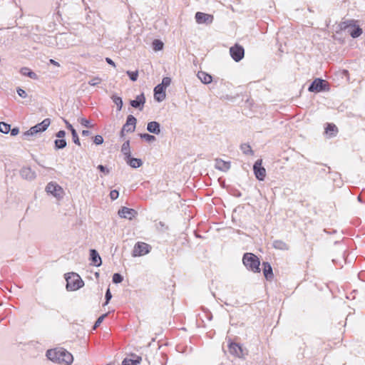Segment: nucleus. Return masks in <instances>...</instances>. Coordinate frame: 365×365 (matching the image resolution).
<instances>
[{
	"label": "nucleus",
	"mask_w": 365,
	"mask_h": 365,
	"mask_svg": "<svg viewBox=\"0 0 365 365\" xmlns=\"http://www.w3.org/2000/svg\"><path fill=\"white\" fill-rule=\"evenodd\" d=\"M65 279L66 280V289L68 291H76L84 286L83 279L75 272L66 274Z\"/></svg>",
	"instance_id": "nucleus-1"
},
{
	"label": "nucleus",
	"mask_w": 365,
	"mask_h": 365,
	"mask_svg": "<svg viewBox=\"0 0 365 365\" xmlns=\"http://www.w3.org/2000/svg\"><path fill=\"white\" fill-rule=\"evenodd\" d=\"M242 262L248 270L255 273L260 272V261L255 255L250 252L244 254Z\"/></svg>",
	"instance_id": "nucleus-2"
},
{
	"label": "nucleus",
	"mask_w": 365,
	"mask_h": 365,
	"mask_svg": "<svg viewBox=\"0 0 365 365\" xmlns=\"http://www.w3.org/2000/svg\"><path fill=\"white\" fill-rule=\"evenodd\" d=\"M339 26L341 30H348L350 36L354 38L360 36L363 32L359 26L356 25V21L354 19L342 21Z\"/></svg>",
	"instance_id": "nucleus-3"
},
{
	"label": "nucleus",
	"mask_w": 365,
	"mask_h": 365,
	"mask_svg": "<svg viewBox=\"0 0 365 365\" xmlns=\"http://www.w3.org/2000/svg\"><path fill=\"white\" fill-rule=\"evenodd\" d=\"M330 90L329 83L322 78H315L308 88L309 92L320 93L329 91Z\"/></svg>",
	"instance_id": "nucleus-4"
},
{
	"label": "nucleus",
	"mask_w": 365,
	"mask_h": 365,
	"mask_svg": "<svg viewBox=\"0 0 365 365\" xmlns=\"http://www.w3.org/2000/svg\"><path fill=\"white\" fill-rule=\"evenodd\" d=\"M45 190L48 194L53 195L58 200L63 199L65 194L63 189L56 182H48Z\"/></svg>",
	"instance_id": "nucleus-5"
},
{
	"label": "nucleus",
	"mask_w": 365,
	"mask_h": 365,
	"mask_svg": "<svg viewBox=\"0 0 365 365\" xmlns=\"http://www.w3.org/2000/svg\"><path fill=\"white\" fill-rule=\"evenodd\" d=\"M51 123L49 118H45L41 123H37L34 126L31 127L29 130H26L24 135L25 137L32 136L35 134L45 131Z\"/></svg>",
	"instance_id": "nucleus-6"
},
{
	"label": "nucleus",
	"mask_w": 365,
	"mask_h": 365,
	"mask_svg": "<svg viewBox=\"0 0 365 365\" xmlns=\"http://www.w3.org/2000/svg\"><path fill=\"white\" fill-rule=\"evenodd\" d=\"M136 121L137 120L133 115H129L127 117L125 123L123 125L120 130V137H123L125 135V133L133 132L135 128Z\"/></svg>",
	"instance_id": "nucleus-7"
},
{
	"label": "nucleus",
	"mask_w": 365,
	"mask_h": 365,
	"mask_svg": "<svg viewBox=\"0 0 365 365\" xmlns=\"http://www.w3.org/2000/svg\"><path fill=\"white\" fill-rule=\"evenodd\" d=\"M151 250V247L150 245L143 242H138L133 250V255L136 256H143L150 252Z\"/></svg>",
	"instance_id": "nucleus-8"
},
{
	"label": "nucleus",
	"mask_w": 365,
	"mask_h": 365,
	"mask_svg": "<svg viewBox=\"0 0 365 365\" xmlns=\"http://www.w3.org/2000/svg\"><path fill=\"white\" fill-rule=\"evenodd\" d=\"M253 171L255 178L259 180L263 181L266 177V170L262 166V160L258 159L253 165Z\"/></svg>",
	"instance_id": "nucleus-9"
},
{
	"label": "nucleus",
	"mask_w": 365,
	"mask_h": 365,
	"mask_svg": "<svg viewBox=\"0 0 365 365\" xmlns=\"http://www.w3.org/2000/svg\"><path fill=\"white\" fill-rule=\"evenodd\" d=\"M230 53L235 61L239 62L244 58L245 49L242 46L235 44L230 48Z\"/></svg>",
	"instance_id": "nucleus-10"
},
{
	"label": "nucleus",
	"mask_w": 365,
	"mask_h": 365,
	"mask_svg": "<svg viewBox=\"0 0 365 365\" xmlns=\"http://www.w3.org/2000/svg\"><path fill=\"white\" fill-rule=\"evenodd\" d=\"M195 19L196 22L199 24H205L209 25L212 23L214 16L212 14L197 11L195 14Z\"/></svg>",
	"instance_id": "nucleus-11"
},
{
	"label": "nucleus",
	"mask_w": 365,
	"mask_h": 365,
	"mask_svg": "<svg viewBox=\"0 0 365 365\" xmlns=\"http://www.w3.org/2000/svg\"><path fill=\"white\" fill-rule=\"evenodd\" d=\"M118 215L122 218H125L128 220H132L138 215V212L132 208H128L126 207H122L118 210Z\"/></svg>",
	"instance_id": "nucleus-12"
},
{
	"label": "nucleus",
	"mask_w": 365,
	"mask_h": 365,
	"mask_svg": "<svg viewBox=\"0 0 365 365\" xmlns=\"http://www.w3.org/2000/svg\"><path fill=\"white\" fill-rule=\"evenodd\" d=\"M145 103V98L144 93H141L138 95L134 100H131L130 101V105L139 110H143L144 104Z\"/></svg>",
	"instance_id": "nucleus-13"
},
{
	"label": "nucleus",
	"mask_w": 365,
	"mask_h": 365,
	"mask_svg": "<svg viewBox=\"0 0 365 365\" xmlns=\"http://www.w3.org/2000/svg\"><path fill=\"white\" fill-rule=\"evenodd\" d=\"M215 168L218 170L226 173L230 169L231 163L230 161L223 160L221 158H215Z\"/></svg>",
	"instance_id": "nucleus-14"
},
{
	"label": "nucleus",
	"mask_w": 365,
	"mask_h": 365,
	"mask_svg": "<svg viewBox=\"0 0 365 365\" xmlns=\"http://www.w3.org/2000/svg\"><path fill=\"white\" fill-rule=\"evenodd\" d=\"M165 90L166 88L160 84L154 88V98L156 101L161 102L165 98Z\"/></svg>",
	"instance_id": "nucleus-15"
},
{
	"label": "nucleus",
	"mask_w": 365,
	"mask_h": 365,
	"mask_svg": "<svg viewBox=\"0 0 365 365\" xmlns=\"http://www.w3.org/2000/svg\"><path fill=\"white\" fill-rule=\"evenodd\" d=\"M62 349H49L46 351V356L49 360L53 362L61 363L60 353Z\"/></svg>",
	"instance_id": "nucleus-16"
},
{
	"label": "nucleus",
	"mask_w": 365,
	"mask_h": 365,
	"mask_svg": "<svg viewBox=\"0 0 365 365\" xmlns=\"http://www.w3.org/2000/svg\"><path fill=\"white\" fill-rule=\"evenodd\" d=\"M20 175L22 178L28 180H32L36 178V173L30 167H23L20 170Z\"/></svg>",
	"instance_id": "nucleus-17"
},
{
	"label": "nucleus",
	"mask_w": 365,
	"mask_h": 365,
	"mask_svg": "<svg viewBox=\"0 0 365 365\" xmlns=\"http://www.w3.org/2000/svg\"><path fill=\"white\" fill-rule=\"evenodd\" d=\"M90 259L91 264L96 267H99L102 264V260L98 252L94 249L90 250Z\"/></svg>",
	"instance_id": "nucleus-18"
},
{
	"label": "nucleus",
	"mask_w": 365,
	"mask_h": 365,
	"mask_svg": "<svg viewBox=\"0 0 365 365\" xmlns=\"http://www.w3.org/2000/svg\"><path fill=\"white\" fill-rule=\"evenodd\" d=\"M263 274L267 280H271L273 279L274 274L272 272V267L270 264L267 262H262Z\"/></svg>",
	"instance_id": "nucleus-19"
},
{
	"label": "nucleus",
	"mask_w": 365,
	"mask_h": 365,
	"mask_svg": "<svg viewBox=\"0 0 365 365\" xmlns=\"http://www.w3.org/2000/svg\"><path fill=\"white\" fill-rule=\"evenodd\" d=\"M61 362H63L66 364H71L73 361V355L66 349H63L60 353Z\"/></svg>",
	"instance_id": "nucleus-20"
},
{
	"label": "nucleus",
	"mask_w": 365,
	"mask_h": 365,
	"mask_svg": "<svg viewBox=\"0 0 365 365\" xmlns=\"http://www.w3.org/2000/svg\"><path fill=\"white\" fill-rule=\"evenodd\" d=\"M147 130L150 133L159 135L160 133V125L157 121H151L148 123Z\"/></svg>",
	"instance_id": "nucleus-21"
},
{
	"label": "nucleus",
	"mask_w": 365,
	"mask_h": 365,
	"mask_svg": "<svg viewBox=\"0 0 365 365\" xmlns=\"http://www.w3.org/2000/svg\"><path fill=\"white\" fill-rule=\"evenodd\" d=\"M127 164H128L131 168H140L143 165V161L140 158H135L131 157L130 155L127 158L125 159Z\"/></svg>",
	"instance_id": "nucleus-22"
},
{
	"label": "nucleus",
	"mask_w": 365,
	"mask_h": 365,
	"mask_svg": "<svg viewBox=\"0 0 365 365\" xmlns=\"http://www.w3.org/2000/svg\"><path fill=\"white\" fill-rule=\"evenodd\" d=\"M197 78L200 80V81L204 84L210 83L212 81V77L211 75L207 73L205 71H198Z\"/></svg>",
	"instance_id": "nucleus-23"
},
{
	"label": "nucleus",
	"mask_w": 365,
	"mask_h": 365,
	"mask_svg": "<svg viewBox=\"0 0 365 365\" xmlns=\"http://www.w3.org/2000/svg\"><path fill=\"white\" fill-rule=\"evenodd\" d=\"M338 133V128L334 123H327L325 127V133L330 136H335Z\"/></svg>",
	"instance_id": "nucleus-24"
},
{
	"label": "nucleus",
	"mask_w": 365,
	"mask_h": 365,
	"mask_svg": "<svg viewBox=\"0 0 365 365\" xmlns=\"http://www.w3.org/2000/svg\"><path fill=\"white\" fill-rule=\"evenodd\" d=\"M272 246L274 248L279 250H288L289 245L281 240H275L272 242Z\"/></svg>",
	"instance_id": "nucleus-25"
},
{
	"label": "nucleus",
	"mask_w": 365,
	"mask_h": 365,
	"mask_svg": "<svg viewBox=\"0 0 365 365\" xmlns=\"http://www.w3.org/2000/svg\"><path fill=\"white\" fill-rule=\"evenodd\" d=\"M229 351L232 354H235L237 356H240L242 352L241 346L236 343H231L229 345Z\"/></svg>",
	"instance_id": "nucleus-26"
},
{
	"label": "nucleus",
	"mask_w": 365,
	"mask_h": 365,
	"mask_svg": "<svg viewBox=\"0 0 365 365\" xmlns=\"http://www.w3.org/2000/svg\"><path fill=\"white\" fill-rule=\"evenodd\" d=\"M20 73L21 75L28 76V77L31 78V79H37V78H38L37 74L35 72L31 71L27 67H22L20 70Z\"/></svg>",
	"instance_id": "nucleus-27"
},
{
	"label": "nucleus",
	"mask_w": 365,
	"mask_h": 365,
	"mask_svg": "<svg viewBox=\"0 0 365 365\" xmlns=\"http://www.w3.org/2000/svg\"><path fill=\"white\" fill-rule=\"evenodd\" d=\"M121 152L125 156V159L131 155L130 153V141L127 140L125 141L122 147H121Z\"/></svg>",
	"instance_id": "nucleus-28"
},
{
	"label": "nucleus",
	"mask_w": 365,
	"mask_h": 365,
	"mask_svg": "<svg viewBox=\"0 0 365 365\" xmlns=\"http://www.w3.org/2000/svg\"><path fill=\"white\" fill-rule=\"evenodd\" d=\"M111 99L113 102L116 105L117 110L120 111L122 109L123 107V100L122 98L120 96H118L117 95H113L111 96Z\"/></svg>",
	"instance_id": "nucleus-29"
},
{
	"label": "nucleus",
	"mask_w": 365,
	"mask_h": 365,
	"mask_svg": "<svg viewBox=\"0 0 365 365\" xmlns=\"http://www.w3.org/2000/svg\"><path fill=\"white\" fill-rule=\"evenodd\" d=\"M141 361V357L137 356V359L135 360L130 359H124L122 365H137L140 363Z\"/></svg>",
	"instance_id": "nucleus-30"
},
{
	"label": "nucleus",
	"mask_w": 365,
	"mask_h": 365,
	"mask_svg": "<svg viewBox=\"0 0 365 365\" xmlns=\"http://www.w3.org/2000/svg\"><path fill=\"white\" fill-rule=\"evenodd\" d=\"M11 130V125L5 122H0V132L7 134Z\"/></svg>",
	"instance_id": "nucleus-31"
},
{
	"label": "nucleus",
	"mask_w": 365,
	"mask_h": 365,
	"mask_svg": "<svg viewBox=\"0 0 365 365\" xmlns=\"http://www.w3.org/2000/svg\"><path fill=\"white\" fill-rule=\"evenodd\" d=\"M240 148H241V150L242 151V153L245 155H253L254 154V152H253L252 148L248 144H245V143L242 144L240 146Z\"/></svg>",
	"instance_id": "nucleus-32"
},
{
	"label": "nucleus",
	"mask_w": 365,
	"mask_h": 365,
	"mask_svg": "<svg viewBox=\"0 0 365 365\" xmlns=\"http://www.w3.org/2000/svg\"><path fill=\"white\" fill-rule=\"evenodd\" d=\"M66 146V141L65 138H56L55 140V147L57 149H62Z\"/></svg>",
	"instance_id": "nucleus-33"
},
{
	"label": "nucleus",
	"mask_w": 365,
	"mask_h": 365,
	"mask_svg": "<svg viewBox=\"0 0 365 365\" xmlns=\"http://www.w3.org/2000/svg\"><path fill=\"white\" fill-rule=\"evenodd\" d=\"M152 45H153V48L155 50V51H160L163 48V43L160 41V40H158V39H155L153 43H152Z\"/></svg>",
	"instance_id": "nucleus-34"
},
{
	"label": "nucleus",
	"mask_w": 365,
	"mask_h": 365,
	"mask_svg": "<svg viewBox=\"0 0 365 365\" xmlns=\"http://www.w3.org/2000/svg\"><path fill=\"white\" fill-rule=\"evenodd\" d=\"M126 73L129 76L130 79L132 81H137L138 77V71H127Z\"/></svg>",
	"instance_id": "nucleus-35"
},
{
	"label": "nucleus",
	"mask_w": 365,
	"mask_h": 365,
	"mask_svg": "<svg viewBox=\"0 0 365 365\" xmlns=\"http://www.w3.org/2000/svg\"><path fill=\"white\" fill-rule=\"evenodd\" d=\"M113 282L115 284H119L123 282V277L119 273H115L113 275Z\"/></svg>",
	"instance_id": "nucleus-36"
},
{
	"label": "nucleus",
	"mask_w": 365,
	"mask_h": 365,
	"mask_svg": "<svg viewBox=\"0 0 365 365\" xmlns=\"http://www.w3.org/2000/svg\"><path fill=\"white\" fill-rule=\"evenodd\" d=\"M106 316H107V314H102L101 316H100L96 321V322L93 327V329H96L98 327H99Z\"/></svg>",
	"instance_id": "nucleus-37"
},
{
	"label": "nucleus",
	"mask_w": 365,
	"mask_h": 365,
	"mask_svg": "<svg viewBox=\"0 0 365 365\" xmlns=\"http://www.w3.org/2000/svg\"><path fill=\"white\" fill-rule=\"evenodd\" d=\"M339 75L341 78H345L346 81H349V73L346 69H343L339 71Z\"/></svg>",
	"instance_id": "nucleus-38"
},
{
	"label": "nucleus",
	"mask_w": 365,
	"mask_h": 365,
	"mask_svg": "<svg viewBox=\"0 0 365 365\" xmlns=\"http://www.w3.org/2000/svg\"><path fill=\"white\" fill-rule=\"evenodd\" d=\"M101 78L99 77H94L88 81V84L92 86H97L101 83Z\"/></svg>",
	"instance_id": "nucleus-39"
},
{
	"label": "nucleus",
	"mask_w": 365,
	"mask_h": 365,
	"mask_svg": "<svg viewBox=\"0 0 365 365\" xmlns=\"http://www.w3.org/2000/svg\"><path fill=\"white\" fill-rule=\"evenodd\" d=\"M81 125L84 128H91L92 125L91 124V121L86 118H81L78 120Z\"/></svg>",
	"instance_id": "nucleus-40"
},
{
	"label": "nucleus",
	"mask_w": 365,
	"mask_h": 365,
	"mask_svg": "<svg viewBox=\"0 0 365 365\" xmlns=\"http://www.w3.org/2000/svg\"><path fill=\"white\" fill-rule=\"evenodd\" d=\"M155 226L157 230L161 232H163L168 229V226H166L165 224L161 221L156 223Z\"/></svg>",
	"instance_id": "nucleus-41"
},
{
	"label": "nucleus",
	"mask_w": 365,
	"mask_h": 365,
	"mask_svg": "<svg viewBox=\"0 0 365 365\" xmlns=\"http://www.w3.org/2000/svg\"><path fill=\"white\" fill-rule=\"evenodd\" d=\"M170 83L171 78L170 77H164L162 80V83H160V85L166 88L168 86H170Z\"/></svg>",
	"instance_id": "nucleus-42"
},
{
	"label": "nucleus",
	"mask_w": 365,
	"mask_h": 365,
	"mask_svg": "<svg viewBox=\"0 0 365 365\" xmlns=\"http://www.w3.org/2000/svg\"><path fill=\"white\" fill-rule=\"evenodd\" d=\"M112 298V294H111V292L110 291V289H107L106 292V294H105V299H106V302L104 303V306L105 305H107L108 304V302H110V300Z\"/></svg>",
	"instance_id": "nucleus-43"
},
{
	"label": "nucleus",
	"mask_w": 365,
	"mask_h": 365,
	"mask_svg": "<svg viewBox=\"0 0 365 365\" xmlns=\"http://www.w3.org/2000/svg\"><path fill=\"white\" fill-rule=\"evenodd\" d=\"M109 196L112 200H115L118 197L119 192L117 190H113L110 192Z\"/></svg>",
	"instance_id": "nucleus-44"
},
{
	"label": "nucleus",
	"mask_w": 365,
	"mask_h": 365,
	"mask_svg": "<svg viewBox=\"0 0 365 365\" xmlns=\"http://www.w3.org/2000/svg\"><path fill=\"white\" fill-rule=\"evenodd\" d=\"M66 124H67V128L71 132L72 137H78V133H77L76 129L72 126V125H71L68 122H66Z\"/></svg>",
	"instance_id": "nucleus-45"
},
{
	"label": "nucleus",
	"mask_w": 365,
	"mask_h": 365,
	"mask_svg": "<svg viewBox=\"0 0 365 365\" xmlns=\"http://www.w3.org/2000/svg\"><path fill=\"white\" fill-rule=\"evenodd\" d=\"M98 170H99L101 172L103 173L105 175H108L110 173V170L106 168V166L103 165H99L97 167Z\"/></svg>",
	"instance_id": "nucleus-46"
},
{
	"label": "nucleus",
	"mask_w": 365,
	"mask_h": 365,
	"mask_svg": "<svg viewBox=\"0 0 365 365\" xmlns=\"http://www.w3.org/2000/svg\"><path fill=\"white\" fill-rule=\"evenodd\" d=\"M16 92H17L18 95H19L20 97L23 98H26V97H27V93H26V92L24 89H22V88H17V89H16Z\"/></svg>",
	"instance_id": "nucleus-47"
},
{
	"label": "nucleus",
	"mask_w": 365,
	"mask_h": 365,
	"mask_svg": "<svg viewBox=\"0 0 365 365\" xmlns=\"http://www.w3.org/2000/svg\"><path fill=\"white\" fill-rule=\"evenodd\" d=\"M9 132L11 133V136H16L19 133V129L17 127H14L13 128H11V130Z\"/></svg>",
	"instance_id": "nucleus-48"
},
{
	"label": "nucleus",
	"mask_w": 365,
	"mask_h": 365,
	"mask_svg": "<svg viewBox=\"0 0 365 365\" xmlns=\"http://www.w3.org/2000/svg\"><path fill=\"white\" fill-rule=\"evenodd\" d=\"M65 135H66V131L63 130H61L57 133H56L55 137H65Z\"/></svg>",
	"instance_id": "nucleus-49"
},
{
	"label": "nucleus",
	"mask_w": 365,
	"mask_h": 365,
	"mask_svg": "<svg viewBox=\"0 0 365 365\" xmlns=\"http://www.w3.org/2000/svg\"><path fill=\"white\" fill-rule=\"evenodd\" d=\"M106 61L110 66H113V67H115V62L110 58L108 57H106Z\"/></svg>",
	"instance_id": "nucleus-50"
},
{
	"label": "nucleus",
	"mask_w": 365,
	"mask_h": 365,
	"mask_svg": "<svg viewBox=\"0 0 365 365\" xmlns=\"http://www.w3.org/2000/svg\"><path fill=\"white\" fill-rule=\"evenodd\" d=\"M94 143L96 145H101L103 143L104 138H93Z\"/></svg>",
	"instance_id": "nucleus-51"
},
{
	"label": "nucleus",
	"mask_w": 365,
	"mask_h": 365,
	"mask_svg": "<svg viewBox=\"0 0 365 365\" xmlns=\"http://www.w3.org/2000/svg\"><path fill=\"white\" fill-rule=\"evenodd\" d=\"M49 62L51 64L53 65V66H58L59 67L60 66V64L59 63H58L57 61H56L55 60L53 59H50L49 60Z\"/></svg>",
	"instance_id": "nucleus-52"
},
{
	"label": "nucleus",
	"mask_w": 365,
	"mask_h": 365,
	"mask_svg": "<svg viewBox=\"0 0 365 365\" xmlns=\"http://www.w3.org/2000/svg\"><path fill=\"white\" fill-rule=\"evenodd\" d=\"M138 137H154L152 135H150L148 133H139Z\"/></svg>",
	"instance_id": "nucleus-53"
},
{
	"label": "nucleus",
	"mask_w": 365,
	"mask_h": 365,
	"mask_svg": "<svg viewBox=\"0 0 365 365\" xmlns=\"http://www.w3.org/2000/svg\"><path fill=\"white\" fill-rule=\"evenodd\" d=\"M90 134H91V131L88 130H82V135H83L87 136V135H89Z\"/></svg>",
	"instance_id": "nucleus-54"
},
{
	"label": "nucleus",
	"mask_w": 365,
	"mask_h": 365,
	"mask_svg": "<svg viewBox=\"0 0 365 365\" xmlns=\"http://www.w3.org/2000/svg\"><path fill=\"white\" fill-rule=\"evenodd\" d=\"M73 141L75 144L80 145V138H73Z\"/></svg>",
	"instance_id": "nucleus-55"
},
{
	"label": "nucleus",
	"mask_w": 365,
	"mask_h": 365,
	"mask_svg": "<svg viewBox=\"0 0 365 365\" xmlns=\"http://www.w3.org/2000/svg\"><path fill=\"white\" fill-rule=\"evenodd\" d=\"M145 140L148 142V143H151L152 141L155 140V138H145Z\"/></svg>",
	"instance_id": "nucleus-56"
},
{
	"label": "nucleus",
	"mask_w": 365,
	"mask_h": 365,
	"mask_svg": "<svg viewBox=\"0 0 365 365\" xmlns=\"http://www.w3.org/2000/svg\"><path fill=\"white\" fill-rule=\"evenodd\" d=\"M93 137L98 138V137H101V135H94Z\"/></svg>",
	"instance_id": "nucleus-57"
},
{
	"label": "nucleus",
	"mask_w": 365,
	"mask_h": 365,
	"mask_svg": "<svg viewBox=\"0 0 365 365\" xmlns=\"http://www.w3.org/2000/svg\"><path fill=\"white\" fill-rule=\"evenodd\" d=\"M358 200H359V201H361V197H360V196H359V197H358Z\"/></svg>",
	"instance_id": "nucleus-58"
}]
</instances>
